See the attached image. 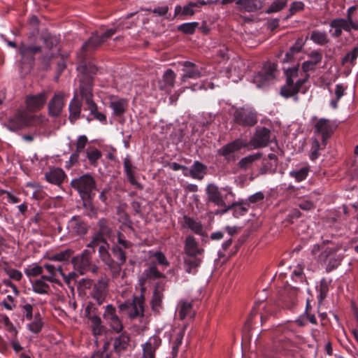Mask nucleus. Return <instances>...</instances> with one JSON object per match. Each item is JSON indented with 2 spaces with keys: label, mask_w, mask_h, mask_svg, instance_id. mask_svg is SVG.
Returning <instances> with one entry per match:
<instances>
[{
  "label": "nucleus",
  "mask_w": 358,
  "mask_h": 358,
  "mask_svg": "<svg viewBox=\"0 0 358 358\" xmlns=\"http://www.w3.org/2000/svg\"><path fill=\"white\" fill-rule=\"evenodd\" d=\"M223 189L226 192L224 195L222 194L218 186L213 183L208 184L206 189L208 202L213 203L216 206L222 208V210H217L215 212L216 215L224 214L238 205L237 202H232L227 205L226 201L228 199L234 198L235 194L230 187H225Z\"/></svg>",
  "instance_id": "nucleus-1"
},
{
  "label": "nucleus",
  "mask_w": 358,
  "mask_h": 358,
  "mask_svg": "<svg viewBox=\"0 0 358 358\" xmlns=\"http://www.w3.org/2000/svg\"><path fill=\"white\" fill-rule=\"evenodd\" d=\"M71 185L76 189L82 199L90 200L95 193L96 182L94 178L90 174H85L78 178L72 180Z\"/></svg>",
  "instance_id": "nucleus-2"
},
{
  "label": "nucleus",
  "mask_w": 358,
  "mask_h": 358,
  "mask_svg": "<svg viewBox=\"0 0 358 358\" xmlns=\"http://www.w3.org/2000/svg\"><path fill=\"white\" fill-rule=\"evenodd\" d=\"M298 76V69H289L287 71V82L286 84L281 88V94L285 97H290L295 94H296L302 85L305 83L306 79L303 80H296L294 79Z\"/></svg>",
  "instance_id": "nucleus-3"
},
{
  "label": "nucleus",
  "mask_w": 358,
  "mask_h": 358,
  "mask_svg": "<svg viewBox=\"0 0 358 358\" xmlns=\"http://www.w3.org/2000/svg\"><path fill=\"white\" fill-rule=\"evenodd\" d=\"M234 121L242 127H253L257 122V113L250 107L237 108L234 113Z\"/></svg>",
  "instance_id": "nucleus-4"
},
{
  "label": "nucleus",
  "mask_w": 358,
  "mask_h": 358,
  "mask_svg": "<svg viewBox=\"0 0 358 358\" xmlns=\"http://www.w3.org/2000/svg\"><path fill=\"white\" fill-rule=\"evenodd\" d=\"M145 298L143 295L135 296L131 302L127 301L119 306L120 311L126 313L130 319L143 316Z\"/></svg>",
  "instance_id": "nucleus-5"
},
{
  "label": "nucleus",
  "mask_w": 358,
  "mask_h": 358,
  "mask_svg": "<svg viewBox=\"0 0 358 358\" xmlns=\"http://www.w3.org/2000/svg\"><path fill=\"white\" fill-rule=\"evenodd\" d=\"M103 317L109 327V331L113 334H120L123 331L124 325L120 317L117 315L115 308L108 304L105 307Z\"/></svg>",
  "instance_id": "nucleus-6"
},
{
  "label": "nucleus",
  "mask_w": 358,
  "mask_h": 358,
  "mask_svg": "<svg viewBox=\"0 0 358 358\" xmlns=\"http://www.w3.org/2000/svg\"><path fill=\"white\" fill-rule=\"evenodd\" d=\"M339 250L340 247L338 246H329L318 256V261L327 265V271H331L340 264L342 256L337 253Z\"/></svg>",
  "instance_id": "nucleus-7"
},
{
  "label": "nucleus",
  "mask_w": 358,
  "mask_h": 358,
  "mask_svg": "<svg viewBox=\"0 0 358 358\" xmlns=\"http://www.w3.org/2000/svg\"><path fill=\"white\" fill-rule=\"evenodd\" d=\"M109 245L106 242H103L99 247V256L101 260L107 266L110 271L113 278H117L120 275V268L119 264L112 258L109 251Z\"/></svg>",
  "instance_id": "nucleus-8"
},
{
  "label": "nucleus",
  "mask_w": 358,
  "mask_h": 358,
  "mask_svg": "<svg viewBox=\"0 0 358 358\" xmlns=\"http://www.w3.org/2000/svg\"><path fill=\"white\" fill-rule=\"evenodd\" d=\"M94 250H84L80 255L73 257L71 263L73 268L80 275H84L89 271L92 262V256Z\"/></svg>",
  "instance_id": "nucleus-9"
},
{
  "label": "nucleus",
  "mask_w": 358,
  "mask_h": 358,
  "mask_svg": "<svg viewBox=\"0 0 358 358\" xmlns=\"http://www.w3.org/2000/svg\"><path fill=\"white\" fill-rule=\"evenodd\" d=\"M68 234L70 237H83L89 229L88 224L80 216H73L67 223Z\"/></svg>",
  "instance_id": "nucleus-10"
},
{
  "label": "nucleus",
  "mask_w": 358,
  "mask_h": 358,
  "mask_svg": "<svg viewBox=\"0 0 358 358\" xmlns=\"http://www.w3.org/2000/svg\"><path fill=\"white\" fill-rule=\"evenodd\" d=\"M330 27L334 29L333 36L339 37L342 31L350 32L352 30H358V20L350 18H336L330 22Z\"/></svg>",
  "instance_id": "nucleus-11"
},
{
  "label": "nucleus",
  "mask_w": 358,
  "mask_h": 358,
  "mask_svg": "<svg viewBox=\"0 0 358 358\" xmlns=\"http://www.w3.org/2000/svg\"><path fill=\"white\" fill-rule=\"evenodd\" d=\"M108 278L106 276L101 277L95 282L90 292V296L99 305L103 303L108 294Z\"/></svg>",
  "instance_id": "nucleus-12"
},
{
  "label": "nucleus",
  "mask_w": 358,
  "mask_h": 358,
  "mask_svg": "<svg viewBox=\"0 0 358 358\" xmlns=\"http://www.w3.org/2000/svg\"><path fill=\"white\" fill-rule=\"evenodd\" d=\"M275 70L276 65L274 63H266L262 71L254 77L253 82L258 87H263L267 85L270 81L274 79Z\"/></svg>",
  "instance_id": "nucleus-13"
},
{
  "label": "nucleus",
  "mask_w": 358,
  "mask_h": 358,
  "mask_svg": "<svg viewBox=\"0 0 358 358\" xmlns=\"http://www.w3.org/2000/svg\"><path fill=\"white\" fill-rule=\"evenodd\" d=\"M314 128L315 133L322 136V140L325 143L335 131L336 125L328 119L321 118L315 122Z\"/></svg>",
  "instance_id": "nucleus-14"
},
{
  "label": "nucleus",
  "mask_w": 358,
  "mask_h": 358,
  "mask_svg": "<svg viewBox=\"0 0 358 358\" xmlns=\"http://www.w3.org/2000/svg\"><path fill=\"white\" fill-rule=\"evenodd\" d=\"M48 96V92L45 90L38 94L27 96L25 103L27 110L31 112L40 110L45 106Z\"/></svg>",
  "instance_id": "nucleus-15"
},
{
  "label": "nucleus",
  "mask_w": 358,
  "mask_h": 358,
  "mask_svg": "<svg viewBox=\"0 0 358 358\" xmlns=\"http://www.w3.org/2000/svg\"><path fill=\"white\" fill-rule=\"evenodd\" d=\"M32 119L26 112H18L10 117L7 123V127L10 131H17L31 124Z\"/></svg>",
  "instance_id": "nucleus-16"
},
{
  "label": "nucleus",
  "mask_w": 358,
  "mask_h": 358,
  "mask_svg": "<svg viewBox=\"0 0 358 358\" xmlns=\"http://www.w3.org/2000/svg\"><path fill=\"white\" fill-rule=\"evenodd\" d=\"M91 307L87 306L85 308L86 317L90 321V328L92 334L94 336H101L106 332V328L103 324L101 317L96 315H92L90 313Z\"/></svg>",
  "instance_id": "nucleus-17"
},
{
  "label": "nucleus",
  "mask_w": 358,
  "mask_h": 358,
  "mask_svg": "<svg viewBox=\"0 0 358 358\" xmlns=\"http://www.w3.org/2000/svg\"><path fill=\"white\" fill-rule=\"evenodd\" d=\"M64 94L62 92H57L48 103V114L51 117H59L64 106Z\"/></svg>",
  "instance_id": "nucleus-18"
},
{
  "label": "nucleus",
  "mask_w": 358,
  "mask_h": 358,
  "mask_svg": "<svg viewBox=\"0 0 358 358\" xmlns=\"http://www.w3.org/2000/svg\"><path fill=\"white\" fill-rule=\"evenodd\" d=\"M264 4V0H238L236 2V10L241 13H256Z\"/></svg>",
  "instance_id": "nucleus-19"
},
{
  "label": "nucleus",
  "mask_w": 358,
  "mask_h": 358,
  "mask_svg": "<svg viewBox=\"0 0 358 358\" xmlns=\"http://www.w3.org/2000/svg\"><path fill=\"white\" fill-rule=\"evenodd\" d=\"M182 66L183 74L180 78L182 83L186 82L189 78L196 79L204 76L202 69L199 68L194 63L187 61L183 62Z\"/></svg>",
  "instance_id": "nucleus-20"
},
{
  "label": "nucleus",
  "mask_w": 358,
  "mask_h": 358,
  "mask_svg": "<svg viewBox=\"0 0 358 358\" xmlns=\"http://www.w3.org/2000/svg\"><path fill=\"white\" fill-rule=\"evenodd\" d=\"M270 134L271 131L266 127L257 129L254 137L251 140V143L254 148L266 147L270 142Z\"/></svg>",
  "instance_id": "nucleus-21"
},
{
  "label": "nucleus",
  "mask_w": 358,
  "mask_h": 358,
  "mask_svg": "<svg viewBox=\"0 0 358 358\" xmlns=\"http://www.w3.org/2000/svg\"><path fill=\"white\" fill-rule=\"evenodd\" d=\"M161 339L156 336H151L142 345L143 358H155V352L161 345Z\"/></svg>",
  "instance_id": "nucleus-22"
},
{
  "label": "nucleus",
  "mask_w": 358,
  "mask_h": 358,
  "mask_svg": "<svg viewBox=\"0 0 358 358\" xmlns=\"http://www.w3.org/2000/svg\"><path fill=\"white\" fill-rule=\"evenodd\" d=\"M248 145V143L246 140L243 138H238L235 141L222 146L219 150V153L222 156H227L231 153L235 152L240 150L241 149L245 148Z\"/></svg>",
  "instance_id": "nucleus-23"
},
{
  "label": "nucleus",
  "mask_w": 358,
  "mask_h": 358,
  "mask_svg": "<svg viewBox=\"0 0 358 358\" xmlns=\"http://www.w3.org/2000/svg\"><path fill=\"white\" fill-rule=\"evenodd\" d=\"M202 255L185 254L184 266L186 272L195 273L196 269L202 262Z\"/></svg>",
  "instance_id": "nucleus-24"
},
{
  "label": "nucleus",
  "mask_w": 358,
  "mask_h": 358,
  "mask_svg": "<svg viewBox=\"0 0 358 358\" xmlns=\"http://www.w3.org/2000/svg\"><path fill=\"white\" fill-rule=\"evenodd\" d=\"M165 283L163 282H157L154 290L151 301L152 308L154 310L158 311L159 309L162 307Z\"/></svg>",
  "instance_id": "nucleus-25"
},
{
  "label": "nucleus",
  "mask_w": 358,
  "mask_h": 358,
  "mask_svg": "<svg viewBox=\"0 0 358 358\" xmlns=\"http://www.w3.org/2000/svg\"><path fill=\"white\" fill-rule=\"evenodd\" d=\"M130 337L129 334L124 331L121 334L115 337L113 340V349L116 352H121L126 350L129 346Z\"/></svg>",
  "instance_id": "nucleus-26"
},
{
  "label": "nucleus",
  "mask_w": 358,
  "mask_h": 358,
  "mask_svg": "<svg viewBox=\"0 0 358 358\" xmlns=\"http://www.w3.org/2000/svg\"><path fill=\"white\" fill-rule=\"evenodd\" d=\"M309 60L302 64V69L304 72L313 71L322 59V55L317 50H313L308 55Z\"/></svg>",
  "instance_id": "nucleus-27"
},
{
  "label": "nucleus",
  "mask_w": 358,
  "mask_h": 358,
  "mask_svg": "<svg viewBox=\"0 0 358 358\" xmlns=\"http://www.w3.org/2000/svg\"><path fill=\"white\" fill-rule=\"evenodd\" d=\"M204 250L199 248L196 239L191 236H187L185 241L184 253L192 255H203Z\"/></svg>",
  "instance_id": "nucleus-28"
},
{
  "label": "nucleus",
  "mask_w": 358,
  "mask_h": 358,
  "mask_svg": "<svg viewBox=\"0 0 358 358\" xmlns=\"http://www.w3.org/2000/svg\"><path fill=\"white\" fill-rule=\"evenodd\" d=\"M82 109V102L74 97L70 102L69 106V120L73 123L80 117Z\"/></svg>",
  "instance_id": "nucleus-29"
},
{
  "label": "nucleus",
  "mask_w": 358,
  "mask_h": 358,
  "mask_svg": "<svg viewBox=\"0 0 358 358\" xmlns=\"http://www.w3.org/2000/svg\"><path fill=\"white\" fill-rule=\"evenodd\" d=\"M262 157V152H257L252 155H250L246 156L238 162V166L244 171L250 169L252 168L253 164L258 160H259Z\"/></svg>",
  "instance_id": "nucleus-30"
},
{
  "label": "nucleus",
  "mask_w": 358,
  "mask_h": 358,
  "mask_svg": "<svg viewBox=\"0 0 358 358\" xmlns=\"http://www.w3.org/2000/svg\"><path fill=\"white\" fill-rule=\"evenodd\" d=\"M20 53L22 58L34 59V56L41 51L39 45H29L22 43L19 48Z\"/></svg>",
  "instance_id": "nucleus-31"
},
{
  "label": "nucleus",
  "mask_w": 358,
  "mask_h": 358,
  "mask_svg": "<svg viewBox=\"0 0 358 358\" xmlns=\"http://www.w3.org/2000/svg\"><path fill=\"white\" fill-rule=\"evenodd\" d=\"M109 106L115 115L121 116L127 110V101L124 99H115L110 101Z\"/></svg>",
  "instance_id": "nucleus-32"
},
{
  "label": "nucleus",
  "mask_w": 358,
  "mask_h": 358,
  "mask_svg": "<svg viewBox=\"0 0 358 358\" xmlns=\"http://www.w3.org/2000/svg\"><path fill=\"white\" fill-rule=\"evenodd\" d=\"M65 177V173L62 169L56 168L50 170L45 173L46 180L55 185H60Z\"/></svg>",
  "instance_id": "nucleus-33"
},
{
  "label": "nucleus",
  "mask_w": 358,
  "mask_h": 358,
  "mask_svg": "<svg viewBox=\"0 0 358 358\" xmlns=\"http://www.w3.org/2000/svg\"><path fill=\"white\" fill-rule=\"evenodd\" d=\"M207 167L199 161L194 162L193 165L189 170V176L197 180H202L206 173Z\"/></svg>",
  "instance_id": "nucleus-34"
},
{
  "label": "nucleus",
  "mask_w": 358,
  "mask_h": 358,
  "mask_svg": "<svg viewBox=\"0 0 358 358\" xmlns=\"http://www.w3.org/2000/svg\"><path fill=\"white\" fill-rule=\"evenodd\" d=\"M176 75L171 69L166 70L162 76V83L160 85L162 90H171L175 84Z\"/></svg>",
  "instance_id": "nucleus-35"
},
{
  "label": "nucleus",
  "mask_w": 358,
  "mask_h": 358,
  "mask_svg": "<svg viewBox=\"0 0 358 358\" xmlns=\"http://www.w3.org/2000/svg\"><path fill=\"white\" fill-rule=\"evenodd\" d=\"M85 79V81L83 79L80 85V92L82 97L86 100L92 98V80L91 77H86Z\"/></svg>",
  "instance_id": "nucleus-36"
},
{
  "label": "nucleus",
  "mask_w": 358,
  "mask_h": 358,
  "mask_svg": "<svg viewBox=\"0 0 358 358\" xmlns=\"http://www.w3.org/2000/svg\"><path fill=\"white\" fill-rule=\"evenodd\" d=\"M294 343L289 339L280 340L275 343V348L280 352L287 355L294 350Z\"/></svg>",
  "instance_id": "nucleus-37"
},
{
  "label": "nucleus",
  "mask_w": 358,
  "mask_h": 358,
  "mask_svg": "<svg viewBox=\"0 0 358 358\" xmlns=\"http://www.w3.org/2000/svg\"><path fill=\"white\" fill-rule=\"evenodd\" d=\"M43 267L48 272V275H43L42 278L45 279L46 281L60 285V281L57 278L56 267L52 264H44Z\"/></svg>",
  "instance_id": "nucleus-38"
},
{
  "label": "nucleus",
  "mask_w": 358,
  "mask_h": 358,
  "mask_svg": "<svg viewBox=\"0 0 358 358\" xmlns=\"http://www.w3.org/2000/svg\"><path fill=\"white\" fill-rule=\"evenodd\" d=\"M178 315L180 319L183 320L186 317H193L192 305L190 302L181 301L179 304Z\"/></svg>",
  "instance_id": "nucleus-39"
},
{
  "label": "nucleus",
  "mask_w": 358,
  "mask_h": 358,
  "mask_svg": "<svg viewBox=\"0 0 358 358\" xmlns=\"http://www.w3.org/2000/svg\"><path fill=\"white\" fill-rule=\"evenodd\" d=\"M73 252L71 249H66L54 255H49L47 258L50 261L65 262L68 261Z\"/></svg>",
  "instance_id": "nucleus-40"
},
{
  "label": "nucleus",
  "mask_w": 358,
  "mask_h": 358,
  "mask_svg": "<svg viewBox=\"0 0 358 358\" xmlns=\"http://www.w3.org/2000/svg\"><path fill=\"white\" fill-rule=\"evenodd\" d=\"M111 251L114 257L117 259L116 264H119L120 272L122 271V265L127 261V256L122 248L118 245L112 247Z\"/></svg>",
  "instance_id": "nucleus-41"
},
{
  "label": "nucleus",
  "mask_w": 358,
  "mask_h": 358,
  "mask_svg": "<svg viewBox=\"0 0 358 358\" xmlns=\"http://www.w3.org/2000/svg\"><path fill=\"white\" fill-rule=\"evenodd\" d=\"M103 43V40L99 35L93 34L82 47L84 50H91Z\"/></svg>",
  "instance_id": "nucleus-42"
},
{
  "label": "nucleus",
  "mask_w": 358,
  "mask_h": 358,
  "mask_svg": "<svg viewBox=\"0 0 358 358\" xmlns=\"http://www.w3.org/2000/svg\"><path fill=\"white\" fill-rule=\"evenodd\" d=\"M310 38L315 43L320 45H325L329 42L327 34L324 31L317 30L313 31H312Z\"/></svg>",
  "instance_id": "nucleus-43"
},
{
  "label": "nucleus",
  "mask_w": 358,
  "mask_h": 358,
  "mask_svg": "<svg viewBox=\"0 0 358 358\" xmlns=\"http://www.w3.org/2000/svg\"><path fill=\"white\" fill-rule=\"evenodd\" d=\"M86 155L90 163L93 166H96L98 160L101 157V151L95 148H88L86 150Z\"/></svg>",
  "instance_id": "nucleus-44"
},
{
  "label": "nucleus",
  "mask_w": 358,
  "mask_h": 358,
  "mask_svg": "<svg viewBox=\"0 0 358 358\" xmlns=\"http://www.w3.org/2000/svg\"><path fill=\"white\" fill-rule=\"evenodd\" d=\"M45 279H43L42 276L40 279L35 280L32 283L33 290L38 294H45L48 292L50 287L45 281Z\"/></svg>",
  "instance_id": "nucleus-45"
},
{
  "label": "nucleus",
  "mask_w": 358,
  "mask_h": 358,
  "mask_svg": "<svg viewBox=\"0 0 358 358\" xmlns=\"http://www.w3.org/2000/svg\"><path fill=\"white\" fill-rule=\"evenodd\" d=\"M43 323L42 317L39 313L35 314L34 320L28 324V329L30 331L34 334H38L41 331L43 327Z\"/></svg>",
  "instance_id": "nucleus-46"
},
{
  "label": "nucleus",
  "mask_w": 358,
  "mask_h": 358,
  "mask_svg": "<svg viewBox=\"0 0 358 358\" xmlns=\"http://www.w3.org/2000/svg\"><path fill=\"white\" fill-rule=\"evenodd\" d=\"M305 44V41L302 38H299L294 44L289 48V52L285 55L286 59L289 60L294 54L299 52Z\"/></svg>",
  "instance_id": "nucleus-47"
},
{
  "label": "nucleus",
  "mask_w": 358,
  "mask_h": 358,
  "mask_svg": "<svg viewBox=\"0 0 358 358\" xmlns=\"http://www.w3.org/2000/svg\"><path fill=\"white\" fill-rule=\"evenodd\" d=\"M288 0H275L268 8L266 13H273L282 10L287 4Z\"/></svg>",
  "instance_id": "nucleus-48"
},
{
  "label": "nucleus",
  "mask_w": 358,
  "mask_h": 358,
  "mask_svg": "<svg viewBox=\"0 0 358 358\" xmlns=\"http://www.w3.org/2000/svg\"><path fill=\"white\" fill-rule=\"evenodd\" d=\"M309 172V168L306 166L299 170L292 171L289 173L290 176L295 178L297 182H301L306 178Z\"/></svg>",
  "instance_id": "nucleus-49"
},
{
  "label": "nucleus",
  "mask_w": 358,
  "mask_h": 358,
  "mask_svg": "<svg viewBox=\"0 0 358 358\" xmlns=\"http://www.w3.org/2000/svg\"><path fill=\"white\" fill-rule=\"evenodd\" d=\"M276 166L277 164H275V163H272V162L268 161L266 158H264L262 161V166L259 170V173L266 174L273 173L275 171Z\"/></svg>",
  "instance_id": "nucleus-50"
},
{
  "label": "nucleus",
  "mask_w": 358,
  "mask_h": 358,
  "mask_svg": "<svg viewBox=\"0 0 358 358\" xmlns=\"http://www.w3.org/2000/svg\"><path fill=\"white\" fill-rule=\"evenodd\" d=\"M43 268L38 264H33L26 268L24 273L28 277H36L43 273Z\"/></svg>",
  "instance_id": "nucleus-51"
},
{
  "label": "nucleus",
  "mask_w": 358,
  "mask_h": 358,
  "mask_svg": "<svg viewBox=\"0 0 358 358\" xmlns=\"http://www.w3.org/2000/svg\"><path fill=\"white\" fill-rule=\"evenodd\" d=\"M345 92V88L341 84L336 85L335 89V99H332L330 102L331 106L333 108L336 109L338 107V102L340 99L343 96Z\"/></svg>",
  "instance_id": "nucleus-52"
},
{
  "label": "nucleus",
  "mask_w": 358,
  "mask_h": 358,
  "mask_svg": "<svg viewBox=\"0 0 358 358\" xmlns=\"http://www.w3.org/2000/svg\"><path fill=\"white\" fill-rule=\"evenodd\" d=\"M109 348V342H105L101 350L94 352L91 358H110V353L108 352Z\"/></svg>",
  "instance_id": "nucleus-53"
},
{
  "label": "nucleus",
  "mask_w": 358,
  "mask_h": 358,
  "mask_svg": "<svg viewBox=\"0 0 358 358\" xmlns=\"http://www.w3.org/2000/svg\"><path fill=\"white\" fill-rule=\"evenodd\" d=\"M150 257H153L156 259V261L158 262L159 264L168 266L169 265V263L168 260L166 259V257H165L164 254L161 251H157V252H150Z\"/></svg>",
  "instance_id": "nucleus-54"
},
{
  "label": "nucleus",
  "mask_w": 358,
  "mask_h": 358,
  "mask_svg": "<svg viewBox=\"0 0 358 358\" xmlns=\"http://www.w3.org/2000/svg\"><path fill=\"white\" fill-rule=\"evenodd\" d=\"M185 224L189 228H190L196 234H201L202 231V226L200 223L196 222L193 219L187 217H185Z\"/></svg>",
  "instance_id": "nucleus-55"
},
{
  "label": "nucleus",
  "mask_w": 358,
  "mask_h": 358,
  "mask_svg": "<svg viewBox=\"0 0 358 358\" xmlns=\"http://www.w3.org/2000/svg\"><path fill=\"white\" fill-rule=\"evenodd\" d=\"M198 26V22L184 23L179 26L178 29L187 34H192Z\"/></svg>",
  "instance_id": "nucleus-56"
},
{
  "label": "nucleus",
  "mask_w": 358,
  "mask_h": 358,
  "mask_svg": "<svg viewBox=\"0 0 358 358\" xmlns=\"http://www.w3.org/2000/svg\"><path fill=\"white\" fill-rule=\"evenodd\" d=\"M184 334L182 331L178 332L175 338L172 347V354L173 357H176L178 352V348L182 344Z\"/></svg>",
  "instance_id": "nucleus-57"
},
{
  "label": "nucleus",
  "mask_w": 358,
  "mask_h": 358,
  "mask_svg": "<svg viewBox=\"0 0 358 358\" xmlns=\"http://www.w3.org/2000/svg\"><path fill=\"white\" fill-rule=\"evenodd\" d=\"M320 149V145L318 140H317L316 138H313L312 144H311L310 155V158L312 160H315L319 157Z\"/></svg>",
  "instance_id": "nucleus-58"
},
{
  "label": "nucleus",
  "mask_w": 358,
  "mask_h": 358,
  "mask_svg": "<svg viewBox=\"0 0 358 358\" xmlns=\"http://www.w3.org/2000/svg\"><path fill=\"white\" fill-rule=\"evenodd\" d=\"M103 242H105L103 239L102 235L101 234H97L92 238V240L87 244V247L90 250H94L96 246H100Z\"/></svg>",
  "instance_id": "nucleus-59"
},
{
  "label": "nucleus",
  "mask_w": 358,
  "mask_h": 358,
  "mask_svg": "<svg viewBox=\"0 0 358 358\" xmlns=\"http://www.w3.org/2000/svg\"><path fill=\"white\" fill-rule=\"evenodd\" d=\"M43 41L48 49H52L58 44L59 39L55 36L48 34L43 37Z\"/></svg>",
  "instance_id": "nucleus-60"
},
{
  "label": "nucleus",
  "mask_w": 358,
  "mask_h": 358,
  "mask_svg": "<svg viewBox=\"0 0 358 358\" xmlns=\"http://www.w3.org/2000/svg\"><path fill=\"white\" fill-rule=\"evenodd\" d=\"M146 276L148 278L157 279L164 277V275L158 271L156 266H150L145 271Z\"/></svg>",
  "instance_id": "nucleus-61"
},
{
  "label": "nucleus",
  "mask_w": 358,
  "mask_h": 358,
  "mask_svg": "<svg viewBox=\"0 0 358 358\" xmlns=\"http://www.w3.org/2000/svg\"><path fill=\"white\" fill-rule=\"evenodd\" d=\"M358 57V48L355 47L352 51L348 52L343 59V64L350 62L352 64Z\"/></svg>",
  "instance_id": "nucleus-62"
},
{
  "label": "nucleus",
  "mask_w": 358,
  "mask_h": 358,
  "mask_svg": "<svg viewBox=\"0 0 358 358\" xmlns=\"http://www.w3.org/2000/svg\"><path fill=\"white\" fill-rule=\"evenodd\" d=\"M127 178L130 184L134 186L136 188L138 189H143V186L140 182H138L135 178V171H130L126 173Z\"/></svg>",
  "instance_id": "nucleus-63"
},
{
  "label": "nucleus",
  "mask_w": 358,
  "mask_h": 358,
  "mask_svg": "<svg viewBox=\"0 0 358 358\" xmlns=\"http://www.w3.org/2000/svg\"><path fill=\"white\" fill-rule=\"evenodd\" d=\"M87 143V138L86 136L83 135L80 136L76 142V152L80 153L81 151L84 150Z\"/></svg>",
  "instance_id": "nucleus-64"
}]
</instances>
